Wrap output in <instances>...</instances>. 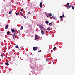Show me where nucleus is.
I'll use <instances>...</instances> for the list:
<instances>
[{
	"label": "nucleus",
	"mask_w": 75,
	"mask_h": 75,
	"mask_svg": "<svg viewBox=\"0 0 75 75\" xmlns=\"http://www.w3.org/2000/svg\"><path fill=\"white\" fill-rule=\"evenodd\" d=\"M40 7L42 8V2H41L40 4Z\"/></svg>",
	"instance_id": "nucleus-1"
},
{
	"label": "nucleus",
	"mask_w": 75,
	"mask_h": 75,
	"mask_svg": "<svg viewBox=\"0 0 75 75\" xmlns=\"http://www.w3.org/2000/svg\"><path fill=\"white\" fill-rule=\"evenodd\" d=\"M33 50L34 51H36V50H37V49H38V48L37 47H33Z\"/></svg>",
	"instance_id": "nucleus-2"
},
{
	"label": "nucleus",
	"mask_w": 75,
	"mask_h": 75,
	"mask_svg": "<svg viewBox=\"0 0 75 75\" xmlns=\"http://www.w3.org/2000/svg\"><path fill=\"white\" fill-rule=\"evenodd\" d=\"M17 35V33L16 32H15L13 35V38H14V37H16Z\"/></svg>",
	"instance_id": "nucleus-3"
},
{
	"label": "nucleus",
	"mask_w": 75,
	"mask_h": 75,
	"mask_svg": "<svg viewBox=\"0 0 75 75\" xmlns=\"http://www.w3.org/2000/svg\"><path fill=\"white\" fill-rule=\"evenodd\" d=\"M41 33L42 34V35H44V31H43V30H42V29L41 30Z\"/></svg>",
	"instance_id": "nucleus-4"
},
{
	"label": "nucleus",
	"mask_w": 75,
	"mask_h": 75,
	"mask_svg": "<svg viewBox=\"0 0 75 75\" xmlns=\"http://www.w3.org/2000/svg\"><path fill=\"white\" fill-rule=\"evenodd\" d=\"M8 28V25H7L5 27V29H7Z\"/></svg>",
	"instance_id": "nucleus-5"
},
{
	"label": "nucleus",
	"mask_w": 75,
	"mask_h": 75,
	"mask_svg": "<svg viewBox=\"0 0 75 75\" xmlns=\"http://www.w3.org/2000/svg\"><path fill=\"white\" fill-rule=\"evenodd\" d=\"M19 14L20 15H21V16H24V15L23 14L22 12H20L19 13Z\"/></svg>",
	"instance_id": "nucleus-6"
},
{
	"label": "nucleus",
	"mask_w": 75,
	"mask_h": 75,
	"mask_svg": "<svg viewBox=\"0 0 75 75\" xmlns=\"http://www.w3.org/2000/svg\"><path fill=\"white\" fill-rule=\"evenodd\" d=\"M23 28H24V27H23V26H22L20 28V29L21 30H23Z\"/></svg>",
	"instance_id": "nucleus-7"
},
{
	"label": "nucleus",
	"mask_w": 75,
	"mask_h": 75,
	"mask_svg": "<svg viewBox=\"0 0 75 75\" xmlns=\"http://www.w3.org/2000/svg\"><path fill=\"white\" fill-rule=\"evenodd\" d=\"M11 31L12 33H14V32H15V30H14V29H12Z\"/></svg>",
	"instance_id": "nucleus-8"
},
{
	"label": "nucleus",
	"mask_w": 75,
	"mask_h": 75,
	"mask_svg": "<svg viewBox=\"0 0 75 75\" xmlns=\"http://www.w3.org/2000/svg\"><path fill=\"white\" fill-rule=\"evenodd\" d=\"M10 34V32L8 31L7 32V35H9Z\"/></svg>",
	"instance_id": "nucleus-9"
},
{
	"label": "nucleus",
	"mask_w": 75,
	"mask_h": 75,
	"mask_svg": "<svg viewBox=\"0 0 75 75\" xmlns=\"http://www.w3.org/2000/svg\"><path fill=\"white\" fill-rule=\"evenodd\" d=\"M49 23V22H48V21H46L45 22L46 24H48Z\"/></svg>",
	"instance_id": "nucleus-10"
},
{
	"label": "nucleus",
	"mask_w": 75,
	"mask_h": 75,
	"mask_svg": "<svg viewBox=\"0 0 75 75\" xmlns=\"http://www.w3.org/2000/svg\"><path fill=\"white\" fill-rule=\"evenodd\" d=\"M49 25L50 26H51V25H52V23H49Z\"/></svg>",
	"instance_id": "nucleus-11"
},
{
	"label": "nucleus",
	"mask_w": 75,
	"mask_h": 75,
	"mask_svg": "<svg viewBox=\"0 0 75 75\" xmlns=\"http://www.w3.org/2000/svg\"><path fill=\"white\" fill-rule=\"evenodd\" d=\"M5 65H9V64L8 63H5Z\"/></svg>",
	"instance_id": "nucleus-12"
},
{
	"label": "nucleus",
	"mask_w": 75,
	"mask_h": 75,
	"mask_svg": "<svg viewBox=\"0 0 75 75\" xmlns=\"http://www.w3.org/2000/svg\"><path fill=\"white\" fill-rule=\"evenodd\" d=\"M41 27L43 30H45V29H44V27Z\"/></svg>",
	"instance_id": "nucleus-13"
},
{
	"label": "nucleus",
	"mask_w": 75,
	"mask_h": 75,
	"mask_svg": "<svg viewBox=\"0 0 75 75\" xmlns=\"http://www.w3.org/2000/svg\"><path fill=\"white\" fill-rule=\"evenodd\" d=\"M47 30H48V31H49L50 30V27H48L47 28Z\"/></svg>",
	"instance_id": "nucleus-14"
},
{
	"label": "nucleus",
	"mask_w": 75,
	"mask_h": 75,
	"mask_svg": "<svg viewBox=\"0 0 75 75\" xmlns=\"http://www.w3.org/2000/svg\"><path fill=\"white\" fill-rule=\"evenodd\" d=\"M35 37H36V38H38V35H35Z\"/></svg>",
	"instance_id": "nucleus-15"
},
{
	"label": "nucleus",
	"mask_w": 75,
	"mask_h": 75,
	"mask_svg": "<svg viewBox=\"0 0 75 75\" xmlns=\"http://www.w3.org/2000/svg\"><path fill=\"white\" fill-rule=\"evenodd\" d=\"M15 48H18V46L17 45L15 46Z\"/></svg>",
	"instance_id": "nucleus-16"
},
{
	"label": "nucleus",
	"mask_w": 75,
	"mask_h": 75,
	"mask_svg": "<svg viewBox=\"0 0 75 75\" xmlns=\"http://www.w3.org/2000/svg\"><path fill=\"white\" fill-rule=\"evenodd\" d=\"M67 6H69V3H67Z\"/></svg>",
	"instance_id": "nucleus-17"
},
{
	"label": "nucleus",
	"mask_w": 75,
	"mask_h": 75,
	"mask_svg": "<svg viewBox=\"0 0 75 75\" xmlns=\"http://www.w3.org/2000/svg\"><path fill=\"white\" fill-rule=\"evenodd\" d=\"M50 17H52V15L51 14H50Z\"/></svg>",
	"instance_id": "nucleus-18"
},
{
	"label": "nucleus",
	"mask_w": 75,
	"mask_h": 75,
	"mask_svg": "<svg viewBox=\"0 0 75 75\" xmlns=\"http://www.w3.org/2000/svg\"><path fill=\"white\" fill-rule=\"evenodd\" d=\"M55 49H57V47H54V48H53L54 51H55Z\"/></svg>",
	"instance_id": "nucleus-19"
},
{
	"label": "nucleus",
	"mask_w": 75,
	"mask_h": 75,
	"mask_svg": "<svg viewBox=\"0 0 75 75\" xmlns=\"http://www.w3.org/2000/svg\"><path fill=\"white\" fill-rule=\"evenodd\" d=\"M60 18H61V19H62V18H63V17H62V16H60Z\"/></svg>",
	"instance_id": "nucleus-20"
},
{
	"label": "nucleus",
	"mask_w": 75,
	"mask_h": 75,
	"mask_svg": "<svg viewBox=\"0 0 75 75\" xmlns=\"http://www.w3.org/2000/svg\"><path fill=\"white\" fill-rule=\"evenodd\" d=\"M16 15H17V16H18L19 15V13H17L16 14Z\"/></svg>",
	"instance_id": "nucleus-21"
},
{
	"label": "nucleus",
	"mask_w": 75,
	"mask_h": 75,
	"mask_svg": "<svg viewBox=\"0 0 75 75\" xmlns=\"http://www.w3.org/2000/svg\"><path fill=\"white\" fill-rule=\"evenodd\" d=\"M50 14H49V15H47V17H50Z\"/></svg>",
	"instance_id": "nucleus-22"
},
{
	"label": "nucleus",
	"mask_w": 75,
	"mask_h": 75,
	"mask_svg": "<svg viewBox=\"0 0 75 75\" xmlns=\"http://www.w3.org/2000/svg\"><path fill=\"white\" fill-rule=\"evenodd\" d=\"M72 8L73 10H74V6H72Z\"/></svg>",
	"instance_id": "nucleus-23"
},
{
	"label": "nucleus",
	"mask_w": 75,
	"mask_h": 75,
	"mask_svg": "<svg viewBox=\"0 0 75 75\" xmlns=\"http://www.w3.org/2000/svg\"><path fill=\"white\" fill-rule=\"evenodd\" d=\"M38 52H41V50H40V51H39Z\"/></svg>",
	"instance_id": "nucleus-24"
},
{
	"label": "nucleus",
	"mask_w": 75,
	"mask_h": 75,
	"mask_svg": "<svg viewBox=\"0 0 75 75\" xmlns=\"http://www.w3.org/2000/svg\"><path fill=\"white\" fill-rule=\"evenodd\" d=\"M67 8H69V6H67Z\"/></svg>",
	"instance_id": "nucleus-25"
},
{
	"label": "nucleus",
	"mask_w": 75,
	"mask_h": 75,
	"mask_svg": "<svg viewBox=\"0 0 75 75\" xmlns=\"http://www.w3.org/2000/svg\"><path fill=\"white\" fill-rule=\"evenodd\" d=\"M11 13H12V11H11V12L10 11L9 12V13L10 14Z\"/></svg>",
	"instance_id": "nucleus-26"
},
{
	"label": "nucleus",
	"mask_w": 75,
	"mask_h": 75,
	"mask_svg": "<svg viewBox=\"0 0 75 75\" xmlns=\"http://www.w3.org/2000/svg\"><path fill=\"white\" fill-rule=\"evenodd\" d=\"M28 13L29 14H31V13L30 12H28Z\"/></svg>",
	"instance_id": "nucleus-27"
},
{
	"label": "nucleus",
	"mask_w": 75,
	"mask_h": 75,
	"mask_svg": "<svg viewBox=\"0 0 75 75\" xmlns=\"http://www.w3.org/2000/svg\"><path fill=\"white\" fill-rule=\"evenodd\" d=\"M1 57H3V54H1Z\"/></svg>",
	"instance_id": "nucleus-28"
},
{
	"label": "nucleus",
	"mask_w": 75,
	"mask_h": 75,
	"mask_svg": "<svg viewBox=\"0 0 75 75\" xmlns=\"http://www.w3.org/2000/svg\"><path fill=\"white\" fill-rule=\"evenodd\" d=\"M63 17H64V14H63L62 16Z\"/></svg>",
	"instance_id": "nucleus-29"
},
{
	"label": "nucleus",
	"mask_w": 75,
	"mask_h": 75,
	"mask_svg": "<svg viewBox=\"0 0 75 75\" xmlns=\"http://www.w3.org/2000/svg\"><path fill=\"white\" fill-rule=\"evenodd\" d=\"M21 11H22V12H23V9H21Z\"/></svg>",
	"instance_id": "nucleus-30"
},
{
	"label": "nucleus",
	"mask_w": 75,
	"mask_h": 75,
	"mask_svg": "<svg viewBox=\"0 0 75 75\" xmlns=\"http://www.w3.org/2000/svg\"><path fill=\"white\" fill-rule=\"evenodd\" d=\"M37 39H39V38H36Z\"/></svg>",
	"instance_id": "nucleus-31"
},
{
	"label": "nucleus",
	"mask_w": 75,
	"mask_h": 75,
	"mask_svg": "<svg viewBox=\"0 0 75 75\" xmlns=\"http://www.w3.org/2000/svg\"><path fill=\"white\" fill-rule=\"evenodd\" d=\"M55 19V18L53 17V19L54 20Z\"/></svg>",
	"instance_id": "nucleus-32"
},
{
	"label": "nucleus",
	"mask_w": 75,
	"mask_h": 75,
	"mask_svg": "<svg viewBox=\"0 0 75 75\" xmlns=\"http://www.w3.org/2000/svg\"><path fill=\"white\" fill-rule=\"evenodd\" d=\"M70 6L71 7H72V6L71 5H70Z\"/></svg>",
	"instance_id": "nucleus-33"
},
{
	"label": "nucleus",
	"mask_w": 75,
	"mask_h": 75,
	"mask_svg": "<svg viewBox=\"0 0 75 75\" xmlns=\"http://www.w3.org/2000/svg\"><path fill=\"white\" fill-rule=\"evenodd\" d=\"M18 33H19V34H20V31H19Z\"/></svg>",
	"instance_id": "nucleus-34"
},
{
	"label": "nucleus",
	"mask_w": 75,
	"mask_h": 75,
	"mask_svg": "<svg viewBox=\"0 0 75 75\" xmlns=\"http://www.w3.org/2000/svg\"><path fill=\"white\" fill-rule=\"evenodd\" d=\"M35 40H37V39H36V38H35Z\"/></svg>",
	"instance_id": "nucleus-35"
},
{
	"label": "nucleus",
	"mask_w": 75,
	"mask_h": 75,
	"mask_svg": "<svg viewBox=\"0 0 75 75\" xmlns=\"http://www.w3.org/2000/svg\"><path fill=\"white\" fill-rule=\"evenodd\" d=\"M46 59V60H47V61H48V59Z\"/></svg>",
	"instance_id": "nucleus-36"
},
{
	"label": "nucleus",
	"mask_w": 75,
	"mask_h": 75,
	"mask_svg": "<svg viewBox=\"0 0 75 75\" xmlns=\"http://www.w3.org/2000/svg\"><path fill=\"white\" fill-rule=\"evenodd\" d=\"M69 6V8H70V7H71V6Z\"/></svg>",
	"instance_id": "nucleus-37"
}]
</instances>
